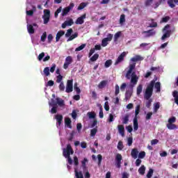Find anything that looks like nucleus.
<instances>
[{"instance_id": "obj_1", "label": "nucleus", "mask_w": 178, "mask_h": 178, "mask_svg": "<svg viewBox=\"0 0 178 178\" xmlns=\"http://www.w3.org/2000/svg\"><path fill=\"white\" fill-rule=\"evenodd\" d=\"M154 87L156 90V92H161V82L155 83V79H153L147 85L145 92V99H147L146 102V108H151V104H152V92H154Z\"/></svg>"}, {"instance_id": "obj_2", "label": "nucleus", "mask_w": 178, "mask_h": 178, "mask_svg": "<svg viewBox=\"0 0 178 178\" xmlns=\"http://www.w3.org/2000/svg\"><path fill=\"white\" fill-rule=\"evenodd\" d=\"M73 154H74V151H73L72 145H70V144L67 145L66 149H63V156L67 158L68 156H70V154L73 155Z\"/></svg>"}, {"instance_id": "obj_3", "label": "nucleus", "mask_w": 178, "mask_h": 178, "mask_svg": "<svg viewBox=\"0 0 178 178\" xmlns=\"http://www.w3.org/2000/svg\"><path fill=\"white\" fill-rule=\"evenodd\" d=\"M170 28V25L167 24L163 29V31H165V33L161 37L162 41H165V40H166V38H169V37H170V34H172V31L168 30Z\"/></svg>"}, {"instance_id": "obj_4", "label": "nucleus", "mask_w": 178, "mask_h": 178, "mask_svg": "<svg viewBox=\"0 0 178 178\" xmlns=\"http://www.w3.org/2000/svg\"><path fill=\"white\" fill-rule=\"evenodd\" d=\"M51 17V11L48 9L44 10V15L42 17L44 24H48Z\"/></svg>"}, {"instance_id": "obj_5", "label": "nucleus", "mask_w": 178, "mask_h": 178, "mask_svg": "<svg viewBox=\"0 0 178 178\" xmlns=\"http://www.w3.org/2000/svg\"><path fill=\"white\" fill-rule=\"evenodd\" d=\"M113 38V35L112 33H108L107 35V38H104L102 40V47H106L108 45V42L110 41H112V39Z\"/></svg>"}, {"instance_id": "obj_6", "label": "nucleus", "mask_w": 178, "mask_h": 178, "mask_svg": "<svg viewBox=\"0 0 178 178\" xmlns=\"http://www.w3.org/2000/svg\"><path fill=\"white\" fill-rule=\"evenodd\" d=\"M142 34H145V38H149V37H154L156 34V31L154 29H149L142 32Z\"/></svg>"}, {"instance_id": "obj_7", "label": "nucleus", "mask_w": 178, "mask_h": 178, "mask_svg": "<svg viewBox=\"0 0 178 178\" xmlns=\"http://www.w3.org/2000/svg\"><path fill=\"white\" fill-rule=\"evenodd\" d=\"M72 91H73V79H71L67 81L65 92H67L69 94Z\"/></svg>"}, {"instance_id": "obj_8", "label": "nucleus", "mask_w": 178, "mask_h": 178, "mask_svg": "<svg viewBox=\"0 0 178 178\" xmlns=\"http://www.w3.org/2000/svg\"><path fill=\"white\" fill-rule=\"evenodd\" d=\"M115 166L118 169L122 166V154H117L115 156Z\"/></svg>"}, {"instance_id": "obj_9", "label": "nucleus", "mask_w": 178, "mask_h": 178, "mask_svg": "<svg viewBox=\"0 0 178 178\" xmlns=\"http://www.w3.org/2000/svg\"><path fill=\"white\" fill-rule=\"evenodd\" d=\"M134 69H136V63L129 65V69L126 74V78L128 79V80H130V75L133 73V70H134Z\"/></svg>"}, {"instance_id": "obj_10", "label": "nucleus", "mask_w": 178, "mask_h": 178, "mask_svg": "<svg viewBox=\"0 0 178 178\" xmlns=\"http://www.w3.org/2000/svg\"><path fill=\"white\" fill-rule=\"evenodd\" d=\"M72 62H73V58H72V56H68L67 57H66L65 62L63 65V68L65 70L67 69V67H69V65H71Z\"/></svg>"}, {"instance_id": "obj_11", "label": "nucleus", "mask_w": 178, "mask_h": 178, "mask_svg": "<svg viewBox=\"0 0 178 178\" xmlns=\"http://www.w3.org/2000/svg\"><path fill=\"white\" fill-rule=\"evenodd\" d=\"M130 77H131L130 79H131V84H134V85L137 84L138 81V76H137V74H136V72H133Z\"/></svg>"}, {"instance_id": "obj_12", "label": "nucleus", "mask_w": 178, "mask_h": 178, "mask_svg": "<svg viewBox=\"0 0 178 178\" xmlns=\"http://www.w3.org/2000/svg\"><path fill=\"white\" fill-rule=\"evenodd\" d=\"M124 56H126V51H123L117 58V60L115 62V65H119L120 62H123L124 60Z\"/></svg>"}, {"instance_id": "obj_13", "label": "nucleus", "mask_w": 178, "mask_h": 178, "mask_svg": "<svg viewBox=\"0 0 178 178\" xmlns=\"http://www.w3.org/2000/svg\"><path fill=\"white\" fill-rule=\"evenodd\" d=\"M74 24V22H73L72 19H70L69 20L65 21L64 23L62 24L61 27L62 29H66L67 26H73Z\"/></svg>"}, {"instance_id": "obj_14", "label": "nucleus", "mask_w": 178, "mask_h": 178, "mask_svg": "<svg viewBox=\"0 0 178 178\" xmlns=\"http://www.w3.org/2000/svg\"><path fill=\"white\" fill-rule=\"evenodd\" d=\"M55 118L58 126H60V124H62V122H63V115L58 114L55 116Z\"/></svg>"}, {"instance_id": "obj_15", "label": "nucleus", "mask_w": 178, "mask_h": 178, "mask_svg": "<svg viewBox=\"0 0 178 178\" xmlns=\"http://www.w3.org/2000/svg\"><path fill=\"white\" fill-rule=\"evenodd\" d=\"M84 19H86V14H83L82 16L78 17L75 23L76 24H83V23H84Z\"/></svg>"}, {"instance_id": "obj_16", "label": "nucleus", "mask_w": 178, "mask_h": 178, "mask_svg": "<svg viewBox=\"0 0 178 178\" xmlns=\"http://www.w3.org/2000/svg\"><path fill=\"white\" fill-rule=\"evenodd\" d=\"M63 35H65V31H59L56 36V42H58L60 38L63 37Z\"/></svg>"}, {"instance_id": "obj_17", "label": "nucleus", "mask_w": 178, "mask_h": 178, "mask_svg": "<svg viewBox=\"0 0 178 178\" xmlns=\"http://www.w3.org/2000/svg\"><path fill=\"white\" fill-rule=\"evenodd\" d=\"M131 155L134 159H137L138 157V149L137 148L132 149Z\"/></svg>"}, {"instance_id": "obj_18", "label": "nucleus", "mask_w": 178, "mask_h": 178, "mask_svg": "<svg viewBox=\"0 0 178 178\" xmlns=\"http://www.w3.org/2000/svg\"><path fill=\"white\" fill-rule=\"evenodd\" d=\"M175 3H178V0H168L167 3L168 5L170 6V8H171L172 9H173L174 8H176V5H175Z\"/></svg>"}, {"instance_id": "obj_19", "label": "nucleus", "mask_w": 178, "mask_h": 178, "mask_svg": "<svg viewBox=\"0 0 178 178\" xmlns=\"http://www.w3.org/2000/svg\"><path fill=\"white\" fill-rule=\"evenodd\" d=\"M118 131L120 134H121L122 137H124V125H118Z\"/></svg>"}, {"instance_id": "obj_20", "label": "nucleus", "mask_w": 178, "mask_h": 178, "mask_svg": "<svg viewBox=\"0 0 178 178\" xmlns=\"http://www.w3.org/2000/svg\"><path fill=\"white\" fill-rule=\"evenodd\" d=\"M144 58H143L140 55H136L134 57L131 58V62H138V60H143Z\"/></svg>"}, {"instance_id": "obj_21", "label": "nucleus", "mask_w": 178, "mask_h": 178, "mask_svg": "<svg viewBox=\"0 0 178 178\" xmlns=\"http://www.w3.org/2000/svg\"><path fill=\"white\" fill-rule=\"evenodd\" d=\"M65 124L68 127V129H72V120L70 118L65 119Z\"/></svg>"}, {"instance_id": "obj_22", "label": "nucleus", "mask_w": 178, "mask_h": 178, "mask_svg": "<svg viewBox=\"0 0 178 178\" xmlns=\"http://www.w3.org/2000/svg\"><path fill=\"white\" fill-rule=\"evenodd\" d=\"M106 84H108V81H102L98 85V88L102 90V88L106 87Z\"/></svg>"}, {"instance_id": "obj_23", "label": "nucleus", "mask_w": 178, "mask_h": 178, "mask_svg": "<svg viewBox=\"0 0 178 178\" xmlns=\"http://www.w3.org/2000/svg\"><path fill=\"white\" fill-rule=\"evenodd\" d=\"M166 126L168 130H176L177 129V125L175 124L168 123Z\"/></svg>"}, {"instance_id": "obj_24", "label": "nucleus", "mask_w": 178, "mask_h": 178, "mask_svg": "<svg viewBox=\"0 0 178 178\" xmlns=\"http://www.w3.org/2000/svg\"><path fill=\"white\" fill-rule=\"evenodd\" d=\"M134 129L135 131L138 130V120L137 119V117L134 118Z\"/></svg>"}, {"instance_id": "obj_25", "label": "nucleus", "mask_w": 178, "mask_h": 178, "mask_svg": "<svg viewBox=\"0 0 178 178\" xmlns=\"http://www.w3.org/2000/svg\"><path fill=\"white\" fill-rule=\"evenodd\" d=\"M56 101H57V105L59 106H65V101L59 97L56 98Z\"/></svg>"}, {"instance_id": "obj_26", "label": "nucleus", "mask_w": 178, "mask_h": 178, "mask_svg": "<svg viewBox=\"0 0 178 178\" xmlns=\"http://www.w3.org/2000/svg\"><path fill=\"white\" fill-rule=\"evenodd\" d=\"M98 132V127H95V128L90 130V137H95V134Z\"/></svg>"}, {"instance_id": "obj_27", "label": "nucleus", "mask_w": 178, "mask_h": 178, "mask_svg": "<svg viewBox=\"0 0 178 178\" xmlns=\"http://www.w3.org/2000/svg\"><path fill=\"white\" fill-rule=\"evenodd\" d=\"M77 37H79V33L77 32H75L74 34L70 36L67 41V42H69V41H73V40H74V38H77Z\"/></svg>"}, {"instance_id": "obj_28", "label": "nucleus", "mask_w": 178, "mask_h": 178, "mask_svg": "<svg viewBox=\"0 0 178 178\" xmlns=\"http://www.w3.org/2000/svg\"><path fill=\"white\" fill-rule=\"evenodd\" d=\"M27 30L29 34H34L35 31H34V27L31 24H28L27 25Z\"/></svg>"}, {"instance_id": "obj_29", "label": "nucleus", "mask_w": 178, "mask_h": 178, "mask_svg": "<svg viewBox=\"0 0 178 178\" xmlns=\"http://www.w3.org/2000/svg\"><path fill=\"white\" fill-rule=\"evenodd\" d=\"M161 108V103L156 102V104H154V113H156Z\"/></svg>"}, {"instance_id": "obj_30", "label": "nucleus", "mask_w": 178, "mask_h": 178, "mask_svg": "<svg viewBox=\"0 0 178 178\" xmlns=\"http://www.w3.org/2000/svg\"><path fill=\"white\" fill-rule=\"evenodd\" d=\"M138 173H140L142 176L145 174V166L141 165L140 168L138 169Z\"/></svg>"}, {"instance_id": "obj_31", "label": "nucleus", "mask_w": 178, "mask_h": 178, "mask_svg": "<svg viewBox=\"0 0 178 178\" xmlns=\"http://www.w3.org/2000/svg\"><path fill=\"white\" fill-rule=\"evenodd\" d=\"M131 98V92L130 90H127L125 92V100L129 101Z\"/></svg>"}, {"instance_id": "obj_32", "label": "nucleus", "mask_w": 178, "mask_h": 178, "mask_svg": "<svg viewBox=\"0 0 178 178\" xmlns=\"http://www.w3.org/2000/svg\"><path fill=\"white\" fill-rule=\"evenodd\" d=\"M122 35V32L118 31L114 35V41L116 42L119 38H120V36Z\"/></svg>"}, {"instance_id": "obj_33", "label": "nucleus", "mask_w": 178, "mask_h": 178, "mask_svg": "<svg viewBox=\"0 0 178 178\" xmlns=\"http://www.w3.org/2000/svg\"><path fill=\"white\" fill-rule=\"evenodd\" d=\"M112 63H113L112 60L111 59L107 60L104 63V67L106 68L110 67L112 65Z\"/></svg>"}, {"instance_id": "obj_34", "label": "nucleus", "mask_w": 178, "mask_h": 178, "mask_svg": "<svg viewBox=\"0 0 178 178\" xmlns=\"http://www.w3.org/2000/svg\"><path fill=\"white\" fill-rule=\"evenodd\" d=\"M75 176L76 178H84V176L83 175V172H81V171L79 172L77 170H75Z\"/></svg>"}, {"instance_id": "obj_35", "label": "nucleus", "mask_w": 178, "mask_h": 178, "mask_svg": "<svg viewBox=\"0 0 178 178\" xmlns=\"http://www.w3.org/2000/svg\"><path fill=\"white\" fill-rule=\"evenodd\" d=\"M151 22L152 23L149 24V27H151V28L158 27V23L155 22V19H152Z\"/></svg>"}, {"instance_id": "obj_36", "label": "nucleus", "mask_w": 178, "mask_h": 178, "mask_svg": "<svg viewBox=\"0 0 178 178\" xmlns=\"http://www.w3.org/2000/svg\"><path fill=\"white\" fill-rule=\"evenodd\" d=\"M98 58H99V54H95L90 58V60H91V62H95Z\"/></svg>"}, {"instance_id": "obj_37", "label": "nucleus", "mask_w": 178, "mask_h": 178, "mask_svg": "<svg viewBox=\"0 0 178 178\" xmlns=\"http://www.w3.org/2000/svg\"><path fill=\"white\" fill-rule=\"evenodd\" d=\"M169 20H170V17L166 16L161 19V20L160 21V23H168Z\"/></svg>"}, {"instance_id": "obj_38", "label": "nucleus", "mask_w": 178, "mask_h": 178, "mask_svg": "<svg viewBox=\"0 0 178 178\" xmlns=\"http://www.w3.org/2000/svg\"><path fill=\"white\" fill-rule=\"evenodd\" d=\"M129 115H126L123 118H122V123L123 124H127L129 123Z\"/></svg>"}, {"instance_id": "obj_39", "label": "nucleus", "mask_w": 178, "mask_h": 178, "mask_svg": "<svg viewBox=\"0 0 178 178\" xmlns=\"http://www.w3.org/2000/svg\"><path fill=\"white\" fill-rule=\"evenodd\" d=\"M141 92H143V85H139L137 87V90H136V94L138 95H140V94H141Z\"/></svg>"}, {"instance_id": "obj_40", "label": "nucleus", "mask_w": 178, "mask_h": 178, "mask_svg": "<svg viewBox=\"0 0 178 178\" xmlns=\"http://www.w3.org/2000/svg\"><path fill=\"white\" fill-rule=\"evenodd\" d=\"M84 48H86V44H83L81 46L76 47L75 49V51L79 52V51H83V49H84Z\"/></svg>"}, {"instance_id": "obj_41", "label": "nucleus", "mask_w": 178, "mask_h": 178, "mask_svg": "<svg viewBox=\"0 0 178 178\" xmlns=\"http://www.w3.org/2000/svg\"><path fill=\"white\" fill-rule=\"evenodd\" d=\"M152 175H154V170L152 168H149L147 174V178H152Z\"/></svg>"}, {"instance_id": "obj_42", "label": "nucleus", "mask_w": 178, "mask_h": 178, "mask_svg": "<svg viewBox=\"0 0 178 178\" xmlns=\"http://www.w3.org/2000/svg\"><path fill=\"white\" fill-rule=\"evenodd\" d=\"M43 73H44L45 76L47 77H48V76H49L51 74L49 72V67H46L44 70H43Z\"/></svg>"}, {"instance_id": "obj_43", "label": "nucleus", "mask_w": 178, "mask_h": 178, "mask_svg": "<svg viewBox=\"0 0 178 178\" xmlns=\"http://www.w3.org/2000/svg\"><path fill=\"white\" fill-rule=\"evenodd\" d=\"M126 15H124V14L120 15V24H122V23H124V22H126Z\"/></svg>"}, {"instance_id": "obj_44", "label": "nucleus", "mask_w": 178, "mask_h": 178, "mask_svg": "<svg viewBox=\"0 0 178 178\" xmlns=\"http://www.w3.org/2000/svg\"><path fill=\"white\" fill-rule=\"evenodd\" d=\"M69 12H70V10L67 7L63 8V13H62V16H66V15H67V13Z\"/></svg>"}, {"instance_id": "obj_45", "label": "nucleus", "mask_w": 178, "mask_h": 178, "mask_svg": "<svg viewBox=\"0 0 178 178\" xmlns=\"http://www.w3.org/2000/svg\"><path fill=\"white\" fill-rule=\"evenodd\" d=\"M99 116L100 119L104 118V111H103L102 106H100V107H99Z\"/></svg>"}, {"instance_id": "obj_46", "label": "nucleus", "mask_w": 178, "mask_h": 178, "mask_svg": "<svg viewBox=\"0 0 178 178\" xmlns=\"http://www.w3.org/2000/svg\"><path fill=\"white\" fill-rule=\"evenodd\" d=\"M72 33H73V29H70L67 31V33H65V37L69 38L72 35Z\"/></svg>"}, {"instance_id": "obj_47", "label": "nucleus", "mask_w": 178, "mask_h": 178, "mask_svg": "<svg viewBox=\"0 0 178 178\" xmlns=\"http://www.w3.org/2000/svg\"><path fill=\"white\" fill-rule=\"evenodd\" d=\"M87 162H88V160L87 159V158H84L83 160L81 161L83 169H86V163H87Z\"/></svg>"}, {"instance_id": "obj_48", "label": "nucleus", "mask_w": 178, "mask_h": 178, "mask_svg": "<svg viewBox=\"0 0 178 178\" xmlns=\"http://www.w3.org/2000/svg\"><path fill=\"white\" fill-rule=\"evenodd\" d=\"M118 149L120 151H122L123 149V142L122 140H120L118 144Z\"/></svg>"}, {"instance_id": "obj_49", "label": "nucleus", "mask_w": 178, "mask_h": 178, "mask_svg": "<svg viewBox=\"0 0 178 178\" xmlns=\"http://www.w3.org/2000/svg\"><path fill=\"white\" fill-rule=\"evenodd\" d=\"M86 6H87V4L86 3H81L78 6V10H81L84 9Z\"/></svg>"}, {"instance_id": "obj_50", "label": "nucleus", "mask_w": 178, "mask_h": 178, "mask_svg": "<svg viewBox=\"0 0 178 178\" xmlns=\"http://www.w3.org/2000/svg\"><path fill=\"white\" fill-rule=\"evenodd\" d=\"M40 40L42 42H45V40H47V32H44L42 35Z\"/></svg>"}, {"instance_id": "obj_51", "label": "nucleus", "mask_w": 178, "mask_h": 178, "mask_svg": "<svg viewBox=\"0 0 178 178\" xmlns=\"http://www.w3.org/2000/svg\"><path fill=\"white\" fill-rule=\"evenodd\" d=\"M140 105L136 106V110H135V116L136 118H137V116L138 115V113H140Z\"/></svg>"}, {"instance_id": "obj_52", "label": "nucleus", "mask_w": 178, "mask_h": 178, "mask_svg": "<svg viewBox=\"0 0 178 178\" xmlns=\"http://www.w3.org/2000/svg\"><path fill=\"white\" fill-rule=\"evenodd\" d=\"M138 158L140 159H144L145 158V152H140L138 154Z\"/></svg>"}, {"instance_id": "obj_53", "label": "nucleus", "mask_w": 178, "mask_h": 178, "mask_svg": "<svg viewBox=\"0 0 178 178\" xmlns=\"http://www.w3.org/2000/svg\"><path fill=\"white\" fill-rule=\"evenodd\" d=\"M52 40H54V36L52 34H49L47 36V41L49 44H51L52 42Z\"/></svg>"}, {"instance_id": "obj_54", "label": "nucleus", "mask_w": 178, "mask_h": 178, "mask_svg": "<svg viewBox=\"0 0 178 178\" xmlns=\"http://www.w3.org/2000/svg\"><path fill=\"white\" fill-rule=\"evenodd\" d=\"M58 88L60 91H65V83H63V82H60Z\"/></svg>"}, {"instance_id": "obj_55", "label": "nucleus", "mask_w": 178, "mask_h": 178, "mask_svg": "<svg viewBox=\"0 0 178 178\" xmlns=\"http://www.w3.org/2000/svg\"><path fill=\"white\" fill-rule=\"evenodd\" d=\"M44 56H45V53L42 52L41 54H40L39 56H38V60L40 61L42 60V59H44Z\"/></svg>"}, {"instance_id": "obj_56", "label": "nucleus", "mask_w": 178, "mask_h": 178, "mask_svg": "<svg viewBox=\"0 0 178 178\" xmlns=\"http://www.w3.org/2000/svg\"><path fill=\"white\" fill-rule=\"evenodd\" d=\"M49 105L51 106H57V105H58L57 101L54 99H52L51 103L49 104Z\"/></svg>"}, {"instance_id": "obj_57", "label": "nucleus", "mask_w": 178, "mask_h": 178, "mask_svg": "<svg viewBox=\"0 0 178 178\" xmlns=\"http://www.w3.org/2000/svg\"><path fill=\"white\" fill-rule=\"evenodd\" d=\"M51 113L55 114L56 112H58V107L57 106H53L50 111Z\"/></svg>"}, {"instance_id": "obj_58", "label": "nucleus", "mask_w": 178, "mask_h": 178, "mask_svg": "<svg viewBox=\"0 0 178 178\" xmlns=\"http://www.w3.org/2000/svg\"><path fill=\"white\" fill-rule=\"evenodd\" d=\"M152 2H154V0H146L145 2V6H151Z\"/></svg>"}, {"instance_id": "obj_59", "label": "nucleus", "mask_w": 178, "mask_h": 178, "mask_svg": "<svg viewBox=\"0 0 178 178\" xmlns=\"http://www.w3.org/2000/svg\"><path fill=\"white\" fill-rule=\"evenodd\" d=\"M120 92V88L119 87V85H115V95H118Z\"/></svg>"}, {"instance_id": "obj_60", "label": "nucleus", "mask_w": 178, "mask_h": 178, "mask_svg": "<svg viewBox=\"0 0 178 178\" xmlns=\"http://www.w3.org/2000/svg\"><path fill=\"white\" fill-rule=\"evenodd\" d=\"M127 144H128L129 147H131V145H133V138H131V137L128 138Z\"/></svg>"}, {"instance_id": "obj_61", "label": "nucleus", "mask_w": 178, "mask_h": 178, "mask_svg": "<svg viewBox=\"0 0 178 178\" xmlns=\"http://www.w3.org/2000/svg\"><path fill=\"white\" fill-rule=\"evenodd\" d=\"M176 122V117H172L168 119V123H175Z\"/></svg>"}, {"instance_id": "obj_62", "label": "nucleus", "mask_w": 178, "mask_h": 178, "mask_svg": "<svg viewBox=\"0 0 178 178\" xmlns=\"http://www.w3.org/2000/svg\"><path fill=\"white\" fill-rule=\"evenodd\" d=\"M88 118H89L90 119H94V118H95V113L89 112V113H88Z\"/></svg>"}, {"instance_id": "obj_63", "label": "nucleus", "mask_w": 178, "mask_h": 178, "mask_svg": "<svg viewBox=\"0 0 178 178\" xmlns=\"http://www.w3.org/2000/svg\"><path fill=\"white\" fill-rule=\"evenodd\" d=\"M151 118H152V112H148L145 117L146 120H149Z\"/></svg>"}, {"instance_id": "obj_64", "label": "nucleus", "mask_w": 178, "mask_h": 178, "mask_svg": "<svg viewBox=\"0 0 178 178\" xmlns=\"http://www.w3.org/2000/svg\"><path fill=\"white\" fill-rule=\"evenodd\" d=\"M63 79V76L60 74L57 76L56 83H62V80Z\"/></svg>"}]
</instances>
